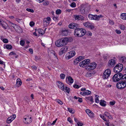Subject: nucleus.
I'll return each mask as SVG.
<instances>
[{"label":"nucleus","mask_w":126,"mask_h":126,"mask_svg":"<svg viewBox=\"0 0 126 126\" xmlns=\"http://www.w3.org/2000/svg\"><path fill=\"white\" fill-rule=\"evenodd\" d=\"M69 41V39L67 37L58 40L55 43L56 46L58 47H62L67 44Z\"/></svg>","instance_id":"obj_1"},{"label":"nucleus","mask_w":126,"mask_h":126,"mask_svg":"<svg viewBox=\"0 0 126 126\" xmlns=\"http://www.w3.org/2000/svg\"><path fill=\"white\" fill-rule=\"evenodd\" d=\"M86 32V30L84 29L77 28L75 30L74 34L77 36L80 37L84 35Z\"/></svg>","instance_id":"obj_2"},{"label":"nucleus","mask_w":126,"mask_h":126,"mask_svg":"<svg viewBox=\"0 0 126 126\" xmlns=\"http://www.w3.org/2000/svg\"><path fill=\"white\" fill-rule=\"evenodd\" d=\"M89 19L91 20H99L100 18L103 17V16L101 15H93L91 14H89L88 16Z\"/></svg>","instance_id":"obj_3"},{"label":"nucleus","mask_w":126,"mask_h":126,"mask_svg":"<svg viewBox=\"0 0 126 126\" xmlns=\"http://www.w3.org/2000/svg\"><path fill=\"white\" fill-rule=\"evenodd\" d=\"M123 68V65L121 63L117 64L114 68L113 71L115 73H119L121 72Z\"/></svg>","instance_id":"obj_4"},{"label":"nucleus","mask_w":126,"mask_h":126,"mask_svg":"<svg viewBox=\"0 0 126 126\" xmlns=\"http://www.w3.org/2000/svg\"><path fill=\"white\" fill-rule=\"evenodd\" d=\"M117 88L119 89H122L126 87V82L122 81L118 82L116 84Z\"/></svg>","instance_id":"obj_5"},{"label":"nucleus","mask_w":126,"mask_h":126,"mask_svg":"<svg viewBox=\"0 0 126 126\" xmlns=\"http://www.w3.org/2000/svg\"><path fill=\"white\" fill-rule=\"evenodd\" d=\"M9 25L11 27H13L14 29L15 30L16 32L18 33H21L22 32V29L19 26H17L16 24L12 23H9Z\"/></svg>","instance_id":"obj_6"},{"label":"nucleus","mask_w":126,"mask_h":126,"mask_svg":"<svg viewBox=\"0 0 126 126\" xmlns=\"http://www.w3.org/2000/svg\"><path fill=\"white\" fill-rule=\"evenodd\" d=\"M122 74L120 73H118L115 74L113 77L112 79L114 82H117L121 79L122 77Z\"/></svg>","instance_id":"obj_7"},{"label":"nucleus","mask_w":126,"mask_h":126,"mask_svg":"<svg viewBox=\"0 0 126 126\" xmlns=\"http://www.w3.org/2000/svg\"><path fill=\"white\" fill-rule=\"evenodd\" d=\"M111 74V71L110 69H107L104 71L103 76L104 79H108Z\"/></svg>","instance_id":"obj_8"},{"label":"nucleus","mask_w":126,"mask_h":126,"mask_svg":"<svg viewBox=\"0 0 126 126\" xmlns=\"http://www.w3.org/2000/svg\"><path fill=\"white\" fill-rule=\"evenodd\" d=\"M97 65L96 63L95 62L91 63L89 64L86 67V69L88 70H93L94 69Z\"/></svg>","instance_id":"obj_9"},{"label":"nucleus","mask_w":126,"mask_h":126,"mask_svg":"<svg viewBox=\"0 0 126 126\" xmlns=\"http://www.w3.org/2000/svg\"><path fill=\"white\" fill-rule=\"evenodd\" d=\"M75 52L74 51H71L68 52L65 55L66 59H69L73 57L75 55Z\"/></svg>","instance_id":"obj_10"},{"label":"nucleus","mask_w":126,"mask_h":126,"mask_svg":"<svg viewBox=\"0 0 126 126\" xmlns=\"http://www.w3.org/2000/svg\"><path fill=\"white\" fill-rule=\"evenodd\" d=\"M51 20V18L49 17H47L46 18H45L43 20V25L45 27H46L48 26Z\"/></svg>","instance_id":"obj_11"},{"label":"nucleus","mask_w":126,"mask_h":126,"mask_svg":"<svg viewBox=\"0 0 126 126\" xmlns=\"http://www.w3.org/2000/svg\"><path fill=\"white\" fill-rule=\"evenodd\" d=\"M90 63V60L89 59H86L81 62L79 64L80 67H84L86 64Z\"/></svg>","instance_id":"obj_12"},{"label":"nucleus","mask_w":126,"mask_h":126,"mask_svg":"<svg viewBox=\"0 0 126 126\" xmlns=\"http://www.w3.org/2000/svg\"><path fill=\"white\" fill-rule=\"evenodd\" d=\"M73 18L75 20H82L84 19V17L81 15H74L73 16Z\"/></svg>","instance_id":"obj_13"},{"label":"nucleus","mask_w":126,"mask_h":126,"mask_svg":"<svg viewBox=\"0 0 126 126\" xmlns=\"http://www.w3.org/2000/svg\"><path fill=\"white\" fill-rule=\"evenodd\" d=\"M68 47L67 46L63 47L60 49L59 52V54L62 55L63 53L66 52L68 49Z\"/></svg>","instance_id":"obj_14"},{"label":"nucleus","mask_w":126,"mask_h":126,"mask_svg":"<svg viewBox=\"0 0 126 126\" xmlns=\"http://www.w3.org/2000/svg\"><path fill=\"white\" fill-rule=\"evenodd\" d=\"M16 115L15 114H13L12 115L9 117L7 119L6 122L7 123H10L16 118Z\"/></svg>","instance_id":"obj_15"},{"label":"nucleus","mask_w":126,"mask_h":126,"mask_svg":"<svg viewBox=\"0 0 126 126\" xmlns=\"http://www.w3.org/2000/svg\"><path fill=\"white\" fill-rule=\"evenodd\" d=\"M116 63V61L114 59H111L109 61L108 66L110 67H113Z\"/></svg>","instance_id":"obj_16"},{"label":"nucleus","mask_w":126,"mask_h":126,"mask_svg":"<svg viewBox=\"0 0 126 126\" xmlns=\"http://www.w3.org/2000/svg\"><path fill=\"white\" fill-rule=\"evenodd\" d=\"M31 118V117H29L28 116L25 118L23 120L24 123L26 124L30 123L32 122Z\"/></svg>","instance_id":"obj_17"},{"label":"nucleus","mask_w":126,"mask_h":126,"mask_svg":"<svg viewBox=\"0 0 126 126\" xmlns=\"http://www.w3.org/2000/svg\"><path fill=\"white\" fill-rule=\"evenodd\" d=\"M66 82L68 83H69L71 84L73 82L74 80L73 78L70 76H69L67 77L66 79Z\"/></svg>","instance_id":"obj_18"},{"label":"nucleus","mask_w":126,"mask_h":126,"mask_svg":"<svg viewBox=\"0 0 126 126\" xmlns=\"http://www.w3.org/2000/svg\"><path fill=\"white\" fill-rule=\"evenodd\" d=\"M84 57L83 56H80L77 58L74 61V64H77L80 61L84 59Z\"/></svg>","instance_id":"obj_19"},{"label":"nucleus","mask_w":126,"mask_h":126,"mask_svg":"<svg viewBox=\"0 0 126 126\" xmlns=\"http://www.w3.org/2000/svg\"><path fill=\"white\" fill-rule=\"evenodd\" d=\"M0 25H1L5 29H6L7 28L8 25L3 20L0 19Z\"/></svg>","instance_id":"obj_20"},{"label":"nucleus","mask_w":126,"mask_h":126,"mask_svg":"<svg viewBox=\"0 0 126 126\" xmlns=\"http://www.w3.org/2000/svg\"><path fill=\"white\" fill-rule=\"evenodd\" d=\"M78 24L75 23H70L68 26L69 28L70 29H73L75 28H77L78 26Z\"/></svg>","instance_id":"obj_21"},{"label":"nucleus","mask_w":126,"mask_h":126,"mask_svg":"<svg viewBox=\"0 0 126 126\" xmlns=\"http://www.w3.org/2000/svg\"><path fill=\"white\" fill-rule=\"evenodd\" d=\"M85 111L88 115L91 117H94V113L90 110L87 109Z\"/></svg>","instance_id":"obj_22"},{"label":"nucleus","mask_w":126,"mask_h":126,"mask_svg":"<svg viewBox=\"0 0 126 126\" xmlns=\"http://www.w3.org/2000/svg\"><path fill=\"white\" fill-rule=\"evenodd\" d=\"M80 93L83 96H85L86 95L90 94L91 93V92L90 91L87 90L85 91L80 92Z\"/></svg>","instance_id":"obj_23"},{"label":"nucleus","mask_w":126,"mask_h":126,"mask_svg":"<svg viewBox=\"0 0 126 126\" xmlns=\"http://www.w3.org/2000/svg\"><path fill=\"white\" fill-rule=\"evenodd\" d=\"M22 83L21 80L19 78H18L16 80V86L18 87H19L21 85Z\"/></svg>","instance_id":"obj_24"},{"label":"nucleus","mask_w":126,"mask_h":126,"mask_svg":"<svg viewBox=\"0 0 126 126\" xmlns=\"http://www.w3.org/2000/svg\"><path fill=\"white\" fill-rule=\"evenodd\" d=\"M58 82L59 84L58 85L59 87L62 90H64V86L63 83L60 81H58Z\"/></svg>","instance_id":"obj_25"},{"label":"nucleus","mask_w":126,"mask_h":126,"mask_svg":"<svg viewBox=\"0 0 126 126\" xmlns=\"http://www.w3.org/2000/svg\"><path fill=\"white\" fill-rule=\"evenodd\" d=\"M68 31L67 30H63L61 32V35L63 36H66L68 35Z\"/></svg>","instance_id":"obj_26"},{"label":"nucleus","mask_w":126,"mask_h":126,"mask_svg":"<svg viewBox=\"0 0 126 126\" xmlns=\"http://www.w3.org/2000/svg\"><path fill=\"white\" fill-rule=\"evenodd\" d=\"M120 61L123 63H125L126 62V58L124 56L121 57L119 58Z\"/></svg>","instance_id":"obj_27"},{"label":"nucleus","mask_w":126,"mask_h":126,"mask_svg":"<svg viewBox=\"0 0 126 126\" xmlns=\"http://www.w3.org/2000/svg\"><path fill=\"white\" fill-rule=\"evenodd\" d=\"M104 114L105 115L109 118L110 119H112V117L110 115V113L107 111H106L104 113Z\"/></svg>","instance_id":"obj_28"},{"label":"nucleus","mask_w":126,"mask_h":126,"mask_svg":"<svg viewBox=\"0 0 126 126\" xmlns=\"http://www.w3.org/2000/svg\"><path fill=\"white\" fill-rule=\"evenodd\" d=\"M121 19L124 20H126V13H123L122 14L120 15Z\"/></svg>","instance_id":"obj_29"},{"label":"nucleus","mask_w":126,"mask_h":126,"mask_svg":"<svg viewBox=\"0 0 126 126\" xmlns=\"http://www.w3.org/2000/svg\"><path fill=\"white\" fill-rule=\"evenodd\" d=\"M85 99L86 100L90 101L92 102H94L92 96L86 97H85Z\"/></svg>","instance_id":"obj_30"},{"label":"nucleus","mask_w":126,"mask_h":126,"mask_svg":"<svg viewBox=\"0 0 126 126\" xmlns=\"http://www.w3.org/2000/svg\"><path fill=\"white\" fill-rule=\"evenodd\" d=\"M88 28H90L91 30H94V26L93 23L90 22V24Z\"/></svg>","instance_id":"obj_31"},{"label":"nucleus","mask_w":126,"mask_h":126,"mask_svg":"<svg viewBox=\"0 0 126 126\" xmlns=\"http://www.w3.org/2000/svg\"><path fill=\"white\" fill-rule=\"evenodd\" d=\"M64 92L69 93V90L68 88L66 86H65L64 87V90H62Z\"/></svg>","instance_id":"obj_32"},{"label":"nucleus","mask_w":126,"mask_h":126,"mask_svg":"<svg viewBox=\"0 0 126 126\" xmlns=\"http://www.w3.org/2000/svg\"><path fill=\"white\" fill-rule=\"evenodd\" d=\"M38 33L40 34H43L44 33V32L42 29H39L38 30Z\"/></svg>","instance_id":"obj_33"},{"label":"nucleus","mask_w":126,"mask_h":126,"mask_svg":"<svg viewBox=\"0 0 126 126\" xmlns=\"http://www.w3.org/2000/svg\"><path fill=\"white\" fill-rule=\"evenodd\" d=\"M95 95V102L97 103H99V101L98 100V97H99V96L96 94Z\"/></svg>","instance_id":"obj_34"},{"label":"nucleus","mask_w":126,"mask_h":126,"mask_svg":"<svg viewBox=\"0 0 126 126\" xmlns=\"http://www.w3.org/2000/svg\"><path fill=\"white\" fill-rule=\"evenodd\" d=\"M122 76L121 80L125 81L126 82V74H125L123 75L122 74Z\"/></svg>","instance_id":"obj_35"},{"label":"nucleus","mask_w":126,"mask_h":126,"mask_svg":"<svg viewBox=\"0 0 126 126\" xmlns=\"http://www.w3.org/2000/svg\"><path fill=\"white\" fill-rule=\"evenodd\" d=\"M105 101L103 100H101L100 102V104L102 106H105L106 105V104L105 103H104Z\"/></svg>","instance_id":"obj_36"},{"label":"nucleus","mask_w":126,"mask_h":126,"mask_svg":"<svg viewBox=\"0 0 126 126\" xmlns=\"http://www.w3.org/2000/svg\"><path fill=\"white\" fill-rule=\"evenodd\" d=\"M90 24V22H88L84 23L83 25L86 27L88 28L89 27V25Z\"/></svg>","instance_id":"obj_37"},{"label":"nucleus","mask_w":126,"mask_h":126,"mask_svg":"<svg viewBox=\"0 0 126 126\" xmlns=\"http://www.w3.org/2000/svg\"><path fill=\"white\" fill-rule=\"evenodd\" d=\"M60 78L61 79H64L65 77V75L64 74H61L60 75Z\"/></svg>","instance_id":"obj_38"},{"label":"nucleus","mask_w":126,"mask_h":126,"mask_svg":"<svg viewBox=\"0 0 126 126\" xmlns=\"http://www.w3.org/2000/svg\"><path fill=\"white\" fill-rule=\"evenodd\" d=\"M99 116L100 117L102 118L104 121H107V120L104 116L102 114H100Z\"/></svg>","instance_id":"obj_39"},{"label":"nucleus","mask_w":126,"mask_h":126,"mask_svg":"<svg viewBox=\"0 0 126 126\" xmlns=\"http://www.w3.org/2000/svg\"><path fill=\"white\" fill-rule=\"evenodd\" d=\"M5 47L8 49H11L12 48V46L10 45H7L5 46Z\"/></svg>","instance_id":"obj_40"},{"label":"nucleus","mask_w":126,"mask_h":126,"mask_svg":"<svg viewBox=\"0 0 126 126\" xmlns=\"http://www.w3.org/2000/svg\"><path fill=\"white\" fill-rule=\"evenodd\" d=\"M68 111L70 113H74V111H73L72 109L71 108H68Z\"/></svg>","instance_id":"obj_41"},{"label":"nucleus","mask_w":126,"mask_h":126,"mask_svg":"<svg viewBox=\"0 0 126 126\" xmlns=\"http://www.w3.org/2000/svg\"><path fill=\"white\" fill-rule=\"evenodd\" d=\"M26 10L29 12H30L31 13H33L34 12L33 10L32 9H30V8H27Z\"/></svg>","instance_id":"obj_42"},{"label":"nucleus","mask_w":126,"mask_h":126,"mask_svg":"<svg viewBox=\"0 0 126 126\" xmlns=\"http://www.w3.org/2000/svg\"><path fill=\"white\" fill-rule=\"evenodd\" d=\"M61 10L60 9H58L56 11V13L57 14H60L61 13Z\"/></svg>","instance_id":"obj_43"},{"label":"nucleus","mask_w":126,"mask_h":126,"mask_svg":"<svg viewBox=\"0 0 126 126\" xmlns=\"http://www.w3.org/2000/svg\"><path fill=\"white\" fill-rule=\"evenodd\" d=\"M85 11V10L84 8H82L80 9V12L81 14L84 13Z\"/></svg>","instance_id":"obj_44"},{"label":"nucleus","mask_w":126,"mask_h":126,"mask_svg":"<svg viewBox=\"0 0 126 126\" xmlns=\"http://www.w3.org/2000/svg\"><path fill=\"white\" fill-rule=\"evenodd\" d=\"M70 6L72 7H74L76 6V4L75 2H73L71 4Z\"/></svg>","instance_id":"obj_45"},{"label":"nucleus","mask_w":126,"mask_h":126,"mask_svg":"<svg viewBox=\"0 0 126 126\" xmlns=\"http://www.w3.org/2000/svg\"><path fill=\"white\" fill-rule=\"evenodd\" d=\"M120 27L121 29L124 30L125 29V27L124 25H121L120 26Z\"/></svg>","instance_id":"obj_46"},{"label":"nucleus","mask_w":126,"mask_h":126,"mask_svg":"<svg viewBox=\"0 0 126 126\" xmlns=\"http://www.w3.org/2000/svg\"><path fill=\"white\" fill-rule=\"evenodd\" d=\"M109 22L110 24L111 25H113L114 23L113 20H109Z\"/></svg>","instance_id":"obj_47"},{"label":"nucleus","mask_w":126,"mask_h":126,"mask_svg":"<svg viewBox=\"0 0 126 126\" xmlns=\"http://www.w3.org/2000/svg\"><path fill=\"white\" fill-rule=\"evenodd\" d=\"M9 55H13L15 56L16 55V54L13 52H12L9 53Z\"/></svg>","instance_id":"obj_48"},{"label":"nucleus","mask_w":126,"mask_h":126,"mask_svg":"<svg viewBox=\"0 0 126 126\" xmlns=\"http://www.w3.org/2000/svg\"><path fill=\"white\" fill-rule=\"evenodd\" d=\"M20 43L21 45L23 46L25 44V42L24 41L21 40L20 41Z\"/></svg>","instance_id":"obj_49"},{"label":"nucleus","mask_w":126,"mask_h":126,"mask_svg":"<svg viewBox=\"0 0 126 126\" xmlns=\"http://www.w3.org/2000/svg\"><path fill=\"white\" fill-rule=\"evenodd\" d=\"M40 57H37V56H35V60L36 61H37L38 60H40Z\"/></svg>","instance_id":"obj_50"},{"label":"nucleus","mask_w":126,"mask_h":126,"mask_svg":"<svg viewBox=\"0 0 126 126\" xmlns=\"http://www.w3.org/2000/svg\"><path fill=\"white\" fill-rule=\"evenodd\" d=\"M109 56L107 54H105L104 56V58L105 59H107L109 58Z\"/></svg>","instance_id":"obj_51"},{"label":"nucleus","mask_w":126,"mask_h":126,"mask_svg":"<svg viewBox=\"0 0 126 126\" xmlns=\"http://www.w3.org/2000/svg\"><path fill=\"white\" fill-rule=\"evenodd\" d=\"M67 121L69 122L70 123H72V121L71 119V118L70 117H69L68 118Z\"/></svg>","instance_id":"obj_52"},{"label":"nucleus","mask_w":126,"mask_h":126,"mask_svg":"<svg viewBox=\"0 0 126 126\" xmlns=\"http://www.w3.org/2000/svg\"><path fill=\"white\" fill-rule=\"evenodd\" d=\"M77 124L78 126H82L83 124L79 122H78Z\"/></svg>","instance_id":"obj_53"},{"label":"nucleus","mask_w":126,"mask_h":126,"mask_svg":"<svg viewBox=\"0 0 126 126\" xmlns=\"http://www.w3.org/2000/svg\"><path fill=\"white\" fill-rule=\"evenodd\" d=\"M3 42L5 43H7L8 42V40L6 39H3Z\"/></svg>","instance_id":"obj_54"},{"label":"nucleus","mask_w":126,"mask_h":126,"mask_svg":"<svg viewBox=\"0 0 126 126\" xmlns=\"http://www.w3.org/2000/svg\"><path fill=\"white\" fill-rule=\"evenodd\" d=\"M57 101L59 104H60L62 105L63 104L62 102L60 100H57Z\"/></svg>","instance_id":"obj_55"},{"label":"nucleus","mask_w":126,"mask_h":126,"mask_svg":"<svg viewBox=\"0 0 126 126\" xmlns=\"http://www.w3.org/2000/svg\"><path fill=\"white\" fill-rule=\"evenodd\" d=\"M73 87L75 88L78 89L79 87V85H77L75 84L73 85Z\"/></svg>","instance_id":"obj_56"},{"label":"nucleus","mask_w":126,"mask_h":126,"mask_svg":"<svg viewBox=\"0 0 126 126\" xmlns=\"http://www.w3.org/2000/svg\"><path fill=\"white\" fill-rule=\"evenodd\" d=\"M115 103V101L110 102V104L111 105H113Z\"/></svg>","instance_id":"obj_57"},{"label":"nucleus","mask_w":126,"mask_h":126,"mask_svg":"<svg viewBox=\"0 0 126 126\" xmlns=\"http://www.w3.org/2000/svg\"><path fill=\"white\" fill-rule=\"evenodd\" d=\"M48 4L49 2L47 1L44 2V5H48Z\"/></svg>","instance_id":"obj_58"},{"label":"nucleus","mask_w":126,"mask_h":126,"mask_svg":"<svg viewBox=\"0 0 126 126\" xmlns=\"http://www.w3.org/2000/svg\"><path fill=\"white\" fill-rule=\"evenodd\" d=\"M32 67L33 70H36L37 69L36 67L35 66H32Z\"/></svg>","instance_id":"obj_59"},{"label":"nucleus","mask_w":126,"mask_h":126,"mask_svg":"<svg viewBox=\"0 0 126 126\" xmlns=\"http://www.w3.org/2000/svg\"><path fill=\"white\" fill-rule=\"evenodd\" d=\"M34 24V23L33 22H31L30 23V25L31 26H32Z\"/></svg>","instance_id":"obj_60"},{"label":"nucleus","mask_w":126,"mask_h":126,"mask_svg":"<svg viewBox=\"0 0 126 126\" xmlns=\"http://www.w3.org/2000/svg\"><path fill=\"white\" fill-rule=\"evenodd\" d=\"M78 98H78L79 99L78 100V101L80 103L82 102V99L80 97H78Z\"/></svg>","instance_id":"obj_61"},{"label":"nucleus","mask_w":126,"mask_h":126,"mask_svg":"<svg viewBox=\"0 0 126 126\" xmlns=\"http://www.w3.org/2000/svg\"><path fill=\"white\" fill-rule=\"evenodd\" d=\"M116 33L117 34H120L121 33V32L119 30H116L115 31Z\"/></svg>","instance_id":"obj_62"},{"label":"nucleus","mask_w":126,"mask_h":126,"mask_svg":"<svg viewBox=\"0 0 126 126\" xmlns=\"http://www.w3.org/2000/svg\"><path fill=\"white\" fill-rule=\"evenodd\" d=\"M87 35L90 36H91L92 35V33L90 31H88L87 32Z\"/></svg>","instance_id":"obj_63"},{"label":"nucleus","mask_w":126,"mask_h":126,"mask_svg":"<svg viewBox=\"0 0 126 126\" xmlns=\"http://www.w3.org/2000/svg\"><path fill=\"white\" fill-rule=\"evenodd\" d=\"M29 51L32 54L33 53V51L32 49L31 48H30L29 49Z\"/></svg>","instance_id":"obj_64"}]
</instances>
